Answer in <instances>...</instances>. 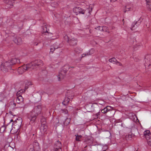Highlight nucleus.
Segmentation results:
<instances>
[{
  "label": "nucleus",
  "mask_w": 151,
  "mask_h": 151,
  "mask_svg": "<svg viewBox=\"0 0 151 151\" xmlns=\"http://www.w3.org/2000/svg\"><path fill=\"white\" fill-rule=\"evenodd\" d=\"M38 43H37L35 42L34 43V45H35L37 46V45H38Z\"/></svg>",
  "instance_id": "obj_44"
},
{
  "label": "nucleus",
  "mask_w": 151,
  "mask_h": 151,
  "mask_svg": "<svg viewBox=\"0 0 151 151\" xmlns=\"http://www.w3.org/2000/svg\"><path fill=\"white\" fill-rule=\"evenodd\" d=\"M21 90L19 91H18V92L17 93V96L20 93H21Z\"/></svg>",
  "instance_id": "obj_41"
},
{
  "label": "nucleus",
  "mask_w": 151,
  "mask_h": 151,
  "mask_svg": "<svg viewBox=\"0 0 151 151\" xmlns=\"http://www.w3.org/2000/svg\"><path fill=\"white\" fill-rule=\"evenodd\" d=\"M144 134L147 142H150V141H151V134L149 130H147L144 131Z\"/></svg>",
  "instance_id": "obj_12"
},
{
  "label": "nucleus",
  "mask_w": 151,
  "mask_h": 151,
  "mask_svg": "<svg viewBox=\"0 0 151 151\" xmlns=\"http://www.w3.org/2000/svg\"><path fill=\"white\" fill-rule=\"evenodd\" d=\"M43 119L41 120V127H40V131L42 134L43 135L47 134V125L46 122L45 121L42 122V121Z\"/></svg>",
  "instance_id": "obj_4"
},
{
  "label": "nucleus",
  "mask_w": 151,
  "mask_h": 151,
  "mask_svg": "<svg viewBox=\"0 0 151 151\" xmlns=\"http://www.w3.org/2000/svg\"><path fill=\"white\" fill-rule=\"evenodd\" d=\"M101 111L102 113L104 114H105L108 112L106 107H105L104 109H102Z\"/></svg>",
  "instance_id": "obj_33"
},
{
  "label": "nucleus",
  "mask_w": 151,
  "mask_h": 151,
  "mask_svg": "<svg viewBox=\"0 0 151 151\" xmlns=\"http://www.w3.org/2000/svg\"><path fill=\"white\" fill-rule=\"evenodd\" d=\"M71 94H72V95L71 96H69L68 97H70V98H71L72 99V98L74 96V94H73V93L72 92H71Z\"/></svg>",
  "instance_id": "obj_40"
},
{
  "label": "nucleus",
  "mask_w": 151,
  "mask_h": 151,
  "mask_svg": "<svg viewBox=\"0 0 151 151\" xmlns=\"http://www.w3.org/2000/svg\"><path fill=\"white\" fill-rule=\"evenodd\" d=\"M67 121L68 123H66V124H69V123H70V120L69 119H68V118H67L65 119V122L64 123H65Z\"/></svg>",
  "instance_id": "obj_38"
},
{
  "label": "nucleus",
  "mask_w": 151,
  "mask_h": 151,
  "mask_svg": "<svg viewBox=\"0 0 151 151\" xmlns=\"http://www.w3.org/2000/svg\"><path fill=\"white\" fill-rule=\"evenodd\" d=\"M37 116L32 110L28 114L27 118L30 121L32 122H34L36 119Z\"/></svg>",
  "instance_id": "obj_5"
},
{
  "label": "nucleus",
  "mask_w": 151,
  "mask_h": 151,
  "mask_svg": "<svg viewBox=\"0 0 151 151\" xmlns=\"http://www.w3.org/2000/svg\"><path fill=\"white\" fill-rule=\"evenodd\" d=\"M14 41V42L18 45H20L22 42V39L19 37L15 38Z\"/></svg>",
  "instance_id": "obj_19"
},
{
  "label": "nucleus",
  "mask_w": 151,
  "mask_h": 151,
  "mask_svg": "<svg viewBox=\"0 0 151 151\" xmlns=\"http://www.w3.org/2000/svg\"><path fill=\"white\" fill-rule=\"evenodd\" d=\"M100 112H98L96 114V115L97 116H98L99 115H100Z\"/></svg>",
  "instance_id": "obj_43"
},
{
  "label": "nucleus",
  "mask_w": 151,
  "mask_h": 151,
  "mask_svg": "<svg viewBox=\"0 0 151 151\" xmlns=\"http://www.w3.org/2000/svg\"><path fill=\"white\" fill-rule=\"evenodd\" d=\"M4 128V127H2L1 128V129L2 128Z\"/></svg>",
  "instance_id": "obj_47"
},
{
  "label": "nucleus",
  "mask_w": 151,
  "mask_h": 151,
  "mask_svg": "<svg viewBox=\"0 0 151 151\" xmlns=\"http://www.w3.org/2000/svg\"><path fill=\"white\" fill-rule=\"evenodd\" d=\"M52 46H53V48L55 49H58L59 47V46L58 44H57L56 43L54 44L53 45H52Z\"/></svg>",
  "instance_id": "obj_32"
},
{
  "label": "nucleus",
  "mask_w": 151,
  "mask_h": 151,
  "mask_svg": "<svg viewBox=\"0 0 151 151\" xmlns=\"http://www.w3.org/2000/svg\"><path fill=\"white\" fill-rule=\"evenodd\" d=\"M88 141L90 140V139H88Z\"/></svg>",
  "instance_id": "obj_50"
},
{
  "label": "nucleus",
  "mask_w": 151,
  "mask_h": 151,
  "mask_svg": "<svg viewBox=\"0 0 151 151\" xmlns=\"http://www.w3.org/2000/svg\"><path fill=\"white\" fill-rule=\"evenodd\" d=\"M32 83L30 81H27L25 83V89H27L29 86L32 85Z\"/></svg>",
  "instance_id": "obj_23"
},
{
  "label": "nucleus",
  "mask_w": 151,
  "mask_h": 151,
  "mask_svg": "<svg viewBox=\"0 0 151 151\" xmlns=\"http://www.w3.org/2000/svg\"><path fill=\"white\" fill-rule=\"evenodd\" d=\"M62 145L61 142L59 141H57L54 145L55 150H58L59 149H61Z\"/></svg>",
  "instance_id": "obj_14"
},
{
  "label": "nucleus",
  "mask_w": 151,
  "mask_h": 151,
  "mask_svg": "<svg viewBox=\"0 0 151 151\" xmlns=\"http://www.w3.org/2000/svg\"><path fill=\"white\" fill-rule=\"evenodd\" d=\"M143 20V19L142 17H140L137 21H135L132 24V27H131V29L132 30L133 29V28L135 25L137 26L139 25Z\"/></svg>",
  "instance_id": "obj_13"
},
{
  "label": "nucleus",
  "mask_w": 151,
  "mask_h": 151,
  "mask_svg": "<svg viewBox=\"0 0 151 151\" xmlns=\"http://www.w3.org/2000/svg\"><path fill=\"white\" fill-rule=\"evenodd\" d=\"M126 8L125 10L124 11V12H126V11H128L130 10L131 9V7L130 6H129V5H127L126 6Z\"/></svg>",
  "instance_id": "obj_25"
},
{
  "label": "nucleus",
  "mask_w": 151,
  "mask_h": 151,
  "mask_svg": "<svg viewBox=\"0 0 151 151\" xmlns=\"http://www.w3.org/2000/svg\"><path fill=\"white\" fill-rule=\"evenodd\" d=\"M82 136L81 135L78 136H76V140L77 141H80V139L81 138Z\"/></svg>",
  "instance_id": "obj_34"
},
{
  "label": "nucleus",
  "mask_w": 151,
  "mask_h": 151,
  "mask_svg": "<svg viewBox=\"0 0 151 151\" xmlns=\"http://www.w3.org/2000/svg\"><path fill=\"white\" fill-rule=\"evenodd\" d=\"M22 120L21 118L18 119L13 122L14 126H15L14 127L16 128L17 130L19 129L22 125Z\"/></svg>",
  "instance_id": "obj_7"
},
{
  "label": "nucleus",
  "mask_w": 151,
  "mask_h": 151,
  "mask_svg": "<svg viewBox=\"0 0 151 151\" xmlns=\"http://www.w3.org/2000/svg\"><path fill=\"white\" fill-rule=\"evenodd\" d=\"M64 38L65 40L67 42H68L69 41V40L68 39V36L66 35H65L64 36Z\"/></svg>",
  "instance_id": "obj_35"
},
{
  "label": "nucleus",
  "mask_w": 151,
  "mask_h": 151,
  "mask_svg": "<svg viewBox=\"0 0 151 151\" xmlns=\"http://www.w3.org/2000/svg\"><path fill=\"white\" fill-rule=\"evenodd\" d=\"M27 70H31L29 64L19 67L17 70V71L19 74H22L26 71Z\"/></svg>",
  "instance_id": "obj_3"
},
{
  "label": "nucleus",
  "mask_w": 151,
  "mask_h": 151,
  "mask_svg": "<svg viewBox=\"0 0 151 151\" xmlns=\"http://www.w3.org/2000/svg\"><path fill=\"white\" fill-rule=\"evenodd\" d=\"M42 107L41 105L35 106L33 112H34L37 115H38L39 114H40L41 110Z\"/></svg>",
  "instance_id": "obj_10"
},
{
  "label": "nucleus",
  "mask_w": 151,
  "mask_h": 151,
  "mask_svg": "<svg viewBox=\"0 0 151 151\" xmlns=\"http://www.w3.org/2000/svg\"><path fill=\"white\" fill-rule=\"evenodd\" d=\"M73 11L76 15L78 14H84L85 11L79 7H75L73 9Z\"/></svg>",
  "instance_id": "obj_8"
},
{
  "label": "nucleus",
  "mask_w": 151,
  "mask_h": 151,
  "mask_svg": "<svg viewBox=\"0 0 151 151\" xmlns=\"http://www.w3.org/2000/svg\"><path fill=\"white\" fill-rule=\"evenodd\" d=\"M117 60L115 58H112L109 60V61L110 62L112 63H116Z\"/></svg>",
  "instance_id": "obj_24"
},
{
  "label": "nucleus",
  "mask_w": 151,
  "mask_h": 151,
  "mask_svg": "<svg viewBox=\"0 0 151 151\" xmlns=\"http://www.w3.org/2000/svg\"><path fill=\"white\" fill-rule=\"evenodd\" d=\"M94 52V50L93 49L91 50L88 52L87 54H83L82 55V58L86 56V55H89L92 54Z\"/></svg>",
  "instance_id": "obj_22"
},
{
  "label": "nucleus",
  "mask_w": 151,
  "mask_h": 151,
  "mask_svg": "<svg viewBox=\"0 0 151 151\" xmlns=\"http://www.w3.org/2000/svg\"><path fill=\"white\" fill-rule=\"evenodd\" d=\"M62 113H64L65 114H67L68 113V111L66 109H62L60 110Z\"/></svg>",
  "instance_id": "obj_31"
},
{
  "label": "nucleus",
  "mask_w": 151,
  "mask_h": 151,
  "mask_svg": "<svg viewBox=\"0 0 151 151\" xmlns=\"http://www.w3.org/2000/svg\"><path fill=\"white\" fill-rule=\"evenodd\" d=\"M106 107L108 111H111L113 109L112 107L109 106H107Z\"/></svg>",
  "instance_id": "obj_30"
},
{
  "label": "nucleus",
  "mask_w": 151,
  "mask_h": 151,
  "mask_svg": "<svg viewBox=\"0 0 151 151\" xmlns=\"http://www.w3.org/2000/svg\"><path fill=\"white\" fill-rule=\"evenodd\" d=\"M16 101L17 103V104L16 103L13 102V104L14 105L13 107L16 108H22V106H19L18 105L19 104H21V105H23L24 104V99L22 96L21 95L18 96L17 98Z\"/></svg>",
  "instance_id": "obj_1"
},
{
  "label": "nucleus",
  "mask_w": 151,
  "mask_h": 151,
  "mask_svg": "<svg viewBox=\"0 0 151 151\" xmlns=\"http://www.w3.org/2000/svg\"><path fill=\"white\" fill-rule=\"evenodd\" d=\"M147 7L151 10V0H146Z\"/></svg>",
  "instance_id": "obj_21"
},
{
  "label": "nucleus",
  "mask_w": 151,
  "mask_h": 151,
  "mask_svg": "<svg viewBox=\"0 0 151 151\" xmlns=\"http://www.w3.org/2000/svg\"><path fill=\"white\" fill-rule=\"evenodd\" d=\"M74 51L76 54H79L82 53L83 49L81 47H77L74 48Z\"/></svg>",
  "instance_id": "obj_18"
},
{
  "label": "nucleus",
  "mask_w": 151,
  "mask_h": 151,
  "mask_svg": "<svg viewBox=\"0 0 151 151\" xmlns=\"http://www.w3.org/2000/svg\"><path fill=\"white\" fill-rule=\"evenodd\" d=\"M68 42L70 45L75 46L77 45V40L76 39L73 38L70 40Z\"/></svg>",
  "instance_id": "obj_17"
},
{
  "label": "nucleus",
  "mask_w": 151,
  "mask_h": 151,
  "mask_svg": "<svg viewBox=\"0 0 151 151\" xmlns=\"http://www.w3.org/2000/svg\"><path fill=\"white\" fill-rule=\"evenodd\" d=\"M29 64L32 70L35 68L36 67L42 65L43 63L41 60H35Z\"/></svg>",
  "instance_id": "obj_2"
},
{
  "label": "nucleus",
  "mask_w": 151,
  "mask_h": 151,
  "mask_svg": "<svg viewBox=\"0 0 151 151\" xmlns=\"http://www.w3.org/2000/svg\"><path fill=\"white\" fill-rule=\"evenodd\" d=\"M13 0H6L5 3H6V6L9 8H12L13 5Z\"/></svg>",
  "instance_id": "obj_15"
},
{
  "label": "nucleus",
  "mask_w": 151,
  "mask_h": 151,
  "mask_svg": "<svg viewBox=\"0 0 151 151\" xmlns=\"http://www.w3.org/2000/svg\"><path fill=\"white\" fill-rule=\"evenodd\" d=\"M103 28H104V26H103L102 27L99 26L98 27H97L95 29L97 30H99L103 31Z\"/></svg>",
  "instance_id": "obj_26"
},
{
  "label": "nucleus",
  "mask_w": 151,
  "mask_h": 151,
  "mask_svg": "<svg viewBox=\"0 0 151 151\" xmlns=\"http://www.w3.org/2000/svg\"><path fill=\"white\" fill-rule=\"evenodd\" d=\"M54 151H62L61 149H59L58 150H55Z\"/></svg>",
  "instance_id": "obj_45"
},
{
  "label": "nucleus",
  "mask_w": 151,
  "mask_h": 151,
  "mask_svg": "<svg viewBox=\"0 0 151 151\" xmlns=\"http://www.w3.org/2000/svg\"><path fill=\"white\" fill-rule=\"evenodd\" d=\"M145 65L150 66L151 63V55H147L145 57Z\"/></svg>",
  "instance_id": "obj_9"
},
{
  "label": "nucleus",
  "mask_w": 151,
  "mask_h": 151,
  "mask_svg": "<svg viewBox=\"0 0 151 151\" xmlns=\"http://www.w3.org/2000/svg\"><path fill=\"white\" fill-rule=\"evenodd\" d=\"M11 121H13V120L12 119H11Z\"/></svg>",
  "instance_id": "obj_48"
},
{
  "label": "nucleus",
  "mask_w": 151,
  "mask_h": 151,
  "mask_svg": "<svg viewBox=\"0 0 151 151\" xmlns=\"http://www.w3.org/2000/svg\"><path fill=\"white\" fill-rule=\"evenodd\" d=\"M116 64L118 65H119L120 66H122V64L120 62L118 61H117V62H116Z\"/></svg>",
  "instance_id": "obj_39"
},
{
  "label": "nucleus",
  "mask_w": 151,
  "mask_h": 151,
  "mask_svg": "<svg viewBox=\"0 0 151 151\" xmlns=\"http://www.w3.org/2000/svg\"><path fill=\"white\" fill-rule=\"evenodd\" d=\"M70 99L69 98H67L65 99L63 102V104H63V103H66V104H68L69 102Z\"/></svg>",
  "instance_id": "obj_29"
},
{
  "label": "nucleus",
  "mask_w": 151,
  "mask_h": 151,
  "mask_svg": "<svg viewBox=\"0 0 151 151\" xmlns=\"http://www.w3.org/2000/svg\"><path fill=\"white\" fill-rule=\"evenodd\" d=\"M43 32H47V28L45 26H44L43 27Z\"/></svg>",
  "instance_id": "obj_37"
},
{
  "label": "nucleus",
  "mask_w": 151,
  "mask_h": 151,
  "mask_svg": "<svg viewBox=\"0 0 151 151\" xmlns=\"http://www.w3.org/2000/svg\"><path fill=\"white\" fill-rule=\"evenodd\" d=\"M87 147V145H86V146L84 148H86V147Z\"/></svg>",
  "instance_id": "obj_46"
},
{
  "label": "nucleus",
  "mask_w": 151,
  "mask_h": 151,
  "mask_svg": "<svg viewBox=\"0 0 151 151\" xmlns=\"http://www.w3.org/2000/svg\"><path fill=\"white\" fill-rule=\"evenodd\" d=\"M37 144L38 145V143H37Z\"/></svg>",
  "instance_id": "obj_49"
},
{
  "label": "nucleus",
  "mask_w": 151,
  "mask_h": 151,
  "mask_svg": "<svg viewBox=\"0 0 151 151\" xmlns=\"http://www.w3.org/2000/svg\"><path fill=\"white\" fill-rule=\"evenodd\" d=\"M65 75L63 73L59 72L58 75L57 76L58 81H60L62 79L64 78Z\"/></svg>",
  "instance_id": "obj_20"
},
{
  "label": "nucleus",
  "mask_w": 151,
  "mask_h": 151,
  "mask_svg": "<svg viewBox=\"0 0 151 151\" xmlns=\"http://www.w3.org/2000/svg\"><path fill=\"white\" fill-rule=\"evenodd\" d=\"M53 46H51L50 49V52L51 53H53V52L55 50V49L53 48Z\"/></svg>",
  "instance_id": "obj_36"
},
{
  "label": "nucleus",
  "mask_w": 151,
  "mask_h": 151,
  "mask_svg": "<svg viewBox=\"0 0 151 151\" xmlns=\"http://www.w3.org/2000/svg\"><path fill=\"white\" fill-rule=\"evenodd\" d=\"M20 63V60L19 59L14 58L11 60H9L6 62V65H8L11 67V66L16 63Z\"/></svg>",
  "instance_id": "obj_6"
},
{
  "label": "nucleus",
  "mask_w": 151,
  "mask_h": 151,
  "mask_svg": "<svg viewBox=\"0 0 151 151\" xmlns=\"http://www.w3.org/2000/svg\"><path fill=\"white\" fill-rule=\"evenodd\" d=\"M133 136L132 134H129L126 136V138L127 139L131 140Z\"/></svg>",
  "instance_id": "obj_27"
},
{
  "label": "nucleus",
  "mask_w": 151,
  "mask_h": 151,
  "mask_svg": "<svg viewBox=\"0 0 151 151\" xmlns=\"http://www.w3.org/2000/svg\"><path fill=\"white\" fill-rule=\"evenodd\" d=\"M56 3V6H54L53 3H52L51 4V5L52 6H54V7H55L56 6H57L58 5V4L57 3Z\"/></svg>",
  "instance_id": "obj_42"
},
{
  "label": "nucleus",
  "mask_w": 151,
  "mask_h": 151,
  "mask_svg": "<svg viewBox=\"0 0 151 151\" xmlns=\"http://www.w3.org/2000/svg\"><path fill=\"white\" fill-rule=\"evenodd\" d=\"M6 62L5 63H2L0 67L1 69L4 72H6L8 71V69H11V67L9 65H6Z\"/></svg>",
  "instance_id": "obj_11"
},
{
  "label": "nucleus",
  "mask_w": 151,
  "mask_h": 151,
  "mask_svg": "<svg viewBox=\"0 0 151 151\" xmlns=\"http://www.w3.org/2000/svg\"><path fill=\"white\" fill-rule=\"evenodd\" d=\"M70 68V67L68 64L65 65L62 68V70L61 71V72L63 73L64 75H65L67 71Z\"/></svg>",
  "instance_id": "obj_16"
},
{
  "label": "nucleus",
  "mask_w": 151,
  "mask_h": 151,
  "mask_svg": "<svg viewBox=\"0 0 151 151\" xmlns=\"http://www.w3.org/2000/svg\"><path fill=\"white\" fill-rule=\"evenodd\" d=\"M108 28L106 26H104L103 28V32H106L108 33H109V31H108Z\"/></svg>",
  "instance_id": "obj_28"
}]
</instances>
